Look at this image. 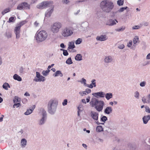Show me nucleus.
<instances>
[{"mask_svg": "<svg viewBox=\"0 0 150 150\" xmlns=\"http://www.w3.org/2000/svg\"><path fill=\"white\" fill-rule=\"evenodd\" d=\"M100 8L104 12L108 13L111 11L114 7L113 3L108 0L102 1L100 4Z\"/></svg>", "mask_w": 150, "mask_h": 150, "instance_id": "1", "label": "nucleus"}, {"mask_svg": "<svg viewBox=\"0 0 150 150\" xmlns=\"http://www.w3.org/2000/svg\"><path fill=\"white\" fill-rule=\"evenodd\" d=\"M58 102L55 99H51L49 100L47 104V110L50 114H54L56 112Z\"/></svg>", "mask_w": 150, "mask_h": 150, "instance_id": "2", "label": "nucleus"}, {"mask_svg": "<svg viewBox=\"0 0 150 150\" xmlns=\"http://www.w3.org/2000/svg\"><path fill=\"white\" fill-rule=\"evenodd\" d=\"M73 31L72 27L68 24L62 28L61 34L64 37H68L71 36L73 34Z\"/></svg>", "mask_w": 150, "mask_h": 150, "instance_id": "3", "label": "nucleus"}, {"mask_svg": "<svg viewBox=\"0 0 150 150\" xmlns=\"http://www.w3.org/2000/svg\"><path fill=\"white\" fill-rule=\"evenodd\" d=\"M47 32L45 30H41L37 32L35 36V38L38 42L45 41L47 37Z\"/></svg>", "mask_w": 150, "mask_h": 150, "instance_id": "4", "label": "nucleus"}, {"mask_svg": "<svg viewBox=\"0 0 150 150\" xmlns=\"http://www.w3.org/2000/svg\"><path fill=\"white\" fill-rule=\"evenodd\" d=\"M62 26V24L61 23L59 22H55L51 25L50 28V30L53 33H57L59 32Z\"/></svg>", "mask_w": 150, "mask_h": 150, "instance_id": "5", "label": "nucleus"}, {"mask_svg": "<svg viewBox=\"0 0 150 150\" xmlns=\"http://www.w3.org/2000/svg\"><path fill=\"white\" fill-rule=\"evenodd\" d=\"M53 1H43L37 5L36 8L39 9H46L51 5L53 4Z\"/></svg>", "mask_w": 150, "mask_h": 150, "instance_id": "6", "label": "nucleus"}, {"mask_svg": "<svg viewBox=\"0 0 150 150\" xmlns=\"http://www.w3.org/2000/svg\"><path fill=\"white\" fill-rule=\"evenodd\" d=\"M27 21H22L18 23L14 29V33L16 34V39L19 38L20 36V28L21 27L26 23Z\"/></svg>", "mask_w": 150, "mask_h": 150, "instance_id": "7", "label": "nucleus"}, {"mask_svg": "<svg viewBox=\"0 0 150 150\" xmlns=\"http://www.w3.org/2000/svg\"><path fill=\"white\" fill-rule=\"evenodd\" d=\"M99 114L98 112L94 111H91L90 113V117L93 119L97 125H103L104 123H100L97 121L98 119Z\"/></svg>", "mask_w": 150, "mask_h": 150, "instance_id": "8", "label": "nucleus"}, {"mask_svg": "<svg viewBox=\"0 0 150 150\" xmlns=\"http://www.w3.org/2000/svg\"><path fill=\"white\" fill-rule=\"evenodd\" d=\"M45 80V78L41 75L40 73L38 72H36V75L33 79V81L35 82H44Z\"/></svg>", "mask_w": 150, "mask_h": 150, "instance_id": "9", "label": "nucleus"}, {"mask_svg": "<svg viewBox=\"0 0 150 150\" xmlns=\"http://www.w3.org/2000/svg\"><path fill=\"white\" fill-rule=\"evenodd\" d=\"M105 105L104 102L103 100H100L97 104L95 106V108L98 112L101 111L103 110V106Z\"/></svg>", "mask_w": 150, "mask_h": 150, "instance_id": "10", "label": "nucleus"}, {"mask_svg": "<svg viewBox=\"0 0 150 150\" xmlns=\"http://www.w3.org/2000/svg\"><path fill=\"white\" fill-rule=\"evenodd\" d=\"M103 61L106 64L111 63L114 62V59L111 55H106L104 58Z\"/></svg>", "mask_w": 150, "mask_h": 150, "instance_id": "11", "label": "nucleus"}, {"mask_svg": "<svg viewBox=\"0 0 150 150\" xmlns=\"http://www.w3.org/2000/svg\"><path fill=\"white\" fill-rule=\"evenodd\" d=\"M50 6V7L45 12V17H50L54 11V5L52 4Z\"/></svg>", "mask_w": 150, "mask_h": 150, "instance_id": "12", "label": "nucleus"}, {"mask_svg": "<svg viewBox=\"0 0 150 150\" xmlns=\"http://www.w3.org/2000/svg\"><path fill=\"white\" fill-rule=\"evenodd\" d=\"M47 119L46 117H41L37 121L38 124L40 126L44 125Z\"/></svg>", "mask_w": 150, "mask_h": 150, "instance_id": "13", "label": "nucleus"}, {"mask_svg": "<svg viewBox=\"0 0 150 150\" xmlns=\"http://www.w3.org/2000/svg\"><path fill=\"white\" fill-rule=\"evenodd\" d=\"M118 23V21L116 19H110L107 21L106 24L110 26H112L115 25L117 23Z\"/></svg>", "mask_w": 150, "mask_h": 150, "instance_id": "14", "label": "nucleus"}, {"mask_svg": "<svg viewBox=\"0 0 150 150\" xmlns=\"http://www.w3.org/2000/svg\"><path fill=\"white\" fill-rule=\"evenodd\" d=\"M92 95L95 97L98 98H104L105 95V93L103 92L100 91L97 93H92Z\"/></svg>", "mask_w": 150, "mask_h": 150, "instance_id": "15", "label": "nucleus"}, {"mask_svg": "<svg viewBox=\"0 0 150 150\" xmlns=\"http://www.w3.org/2000/svg\"><path fill=\"white\" fill-rule=\"evenodd\" d=\"M142 101L144 103L150 104V94L146 96H144L142 98Z\"/></svg>", "mask_w": 150, "mask_h": 150, "instance_id": "16", "label": "nucleus"}, {"mask_svg": "<svg viewBox=\"0 0 150 150\" xmlns=\"http://www.w3.org/2000/svg\"><path fill=\"white\" fill-rule=\"evenodd\" d=\"M100 100L95 98H92L91 101L90 102V104L92 107H94L95 108Z\"/></svg>", "mask_w": 150, "mask_h": 150, "instance_id": "17", "label": "nucleus"}, {"mask_svg": "<svg viewBox=\"0 0 150 150\" xmlns=\"http://www.w3.org/2000/svg\"><path fill=\"white\" fill-rule=\"evenodd\" d=\"M108 39V38L105 35H102L100 36H97L96 39L97 40L100 41H104Z\"/></svg>", "mask_w": 150, "mask_h": 150, "instance_id": "18", "label": "nucleus"}, {"mask_svg": "<svg viewBox=\"0 0 150 150\" xmlns=\"http://www.w3.org/2000/svg\"><path fill=\"white\" fill-rule=\"evenodd\" d=\"M39 113L41 115V117H47L46 112L44 108H41L40 110Z\"/></svg>", "mask_w": 150, "mask_h": 150, "instance_id": "19", "label": "nucleus"}, {"mask_svg": "<svg viewBox=\"0 0 150 150\" xmlns=\"http://www.w3.org/2000/svg\"><path fill=\"white\" fill-rule=\"evenodd\" d=\"M150 120V115L144 116L142 118V120L144 124H146Z\"/></svg>", "mask_w": 150, "mask_h": 150, "instance_id": "20", "label": "nucleus"}, {"mask_svg": "<svg viewBox=\"0 0 150 150\" xmlns=\"http://www.w3.org/2000/svg\"><path fill=\"white\" fill-rule=\"evenodd\" d=\"M112 111V109L111 107H107L105 109L104 111V112L105 113L107 114H109L111 113Z\"/></svg>", "mask_w": 150, "mask_h": 150, "instance_id": "21", "label": "nucleus"}, {"mask_svg": "<svg viewBox=\"0 0 150 150\" xmlns=\"http://www.w3.org/2000/svg\"><path fill=\"white\" fill-rule=\"evenodd\" d=\"M96 80L93 79L91 81V83L90 85L88 84L87 85V87L90 88H92L93 87H96Z\"/></svg>", "mask_w": 150, "mask_h": 150, "instance_id": "22", "label": "nucleus"}, {"mask_svg": "<svg viewBox=\"0 0 150 150\" xmlns=\"http://www.w3.org/2000/svg\"><path fill=\"white\" fill-rule=\"evenodd\" d=\"M11 7H8L4 9L1 12L2 15H4L5 14L10 12L11 10Z\"/></svg>", "mask_w": 150, "mask_h": 150, "instance_id": "23", "label": "nucleus"}, {"mask_svg": "<svg viewBox=\"0 0 150 150\" xmlns=\"http://www.w3.org/2000/svg\"><path fill=\"white\" fill-rule=\"evenodd\" d=\"M75 46L74 45V41L72 40L69 42L68 43V47L69 49H72L74 48Z\"/></svg>", "mask_w": 150, "mask_h": 150, "instance_id": "24", "label": "nucleus"}, {"mask_svg": "<svg viewBox=\"0 0 150 150\" xmlns=\"http://www.w3.org/2000/svg\"><path fill=\"white\" fill-rule=\"evenodd\" d=\"M13 78L14 80L19 81H21L22 80V78L17 74H15L13 75Z\"/></svg>", "mask_w": 150, "mask_h": 150, "instance_id": "25", "label": "nucleus"}, {"mask_svg": "<svg viewBox=\"0 0 150 150\" xmlns=\"http://www.w3.org/2000/svg\"><path fill=\"white\" fill-rule=\"evenodd\" d=\"M27 141L24 138L22 139L21 142V144L22 147H25L27 144Z\"/></svg>", "mask_w": 150, "mask_h": 150, "instance_id": "26", "label": "nucleus"}, {"mask_svg": "<svg viewBox=\"0 0 150 150\" xmlns=\"http://www.w3.org/2000/svg\"><path fill=\"white\" fill-rule=\"evenodd\" d=\"M53 76L54 77L58 76H59L60 77L63 76V74L60 71H57L55 73L53 74Z\"/></svg>", "mask_w": 150, "mask_h": 150, "instance_id": "27", "label": "nucleus"}, {"mask_svg": "<svg viewBox=\"0 0 150 150\" xmlns=\"http://www.w3.org/2000/svg\"><path fill=\"white\" fill-rule=\"evenodd\" d=\"M24 9H30V5L26 2L23 3Z\"/></svg>", "mask_w": 150, "mask_h": 150, "instance_id": "28", "label": "nucleus"}, {"mask_svg": "<svg viewBox=\"0 0 150 150\" xmlns=\"http://www.w3.org/2000/svg\"><path fill=\"white\" fill-rule=\"evenodd\" d=\"M105 96L107 100H109L112 97V94L111 93H109L105 94Z\"/></svg>", "mask_w": 150, "mask_h": 150, "instance_id": "29", "label": "nucleus"}, {"mask_svg": "<svg viewBox=\"0 0 150 150\" xmlns=\"http://www.w3.org/2000/svg\"><path fill=\"white\" fill-rule=\"evenodd\" d=\"M125 26H122L119 28L115 29V30L117 32H122L125 29Z\"/></svg>", "mask_w": 150, "mask_h": 150, "instance_id": "30", "label": "nucleus"}, {"mask_svg": "<svg viewBox=\"0 0 150 150\" xmlns=\"http://www.w3.org/2000/svg\"><path fill=\"white\" fill-rule=\"evenodd\" d=\"M75 59L77 61L81 60L82 59V55L80 54H78L75 56Z\"/></svg>", "mask_w": 150, "mask_h": 150, "instance_id": "31", "label": "nucleus"}, {"mask_svg": "<svg viewBox=\"0 0 150 150\" xmlns=\"http://www.w3.org/2000/svg\"><path fill=\"white\" fill-rule=\"evenodd\" d=\"M78 82H80L82 84L83 83L84 86L87 87V85L88 84L86 83V80L84 78H82V79H81V80L78 81Z\"/></svg>", "mask_w": 150, "mask_h": 150, "instance_id": "32", "label": "nucleus"}, {"mask_svg": "<svg viewBox=\"0 0 150 150\" xmlns=\"http://www.w3.org/2000/svg\"><path fill=\"white\" fill-rule=\"evenodd\" d=\"M33 110V108L27 109L26 112L24 113V115H28L31 113Z\"/></svg>", "mask_w": 150, "mask_h": 150, "instance_id": "33", "label": "nucleus"}, {"mask_svg": "<svg viewBox=\"0 0 150 150\" xmlns=\"http://www.w3.org/2000/svg\"><path fill=\"white\" fill-rule=\"evenodd\" d=\"M3 88L6 90H8V88H10V86L8 83H5L3 85Z\"/></svg>", "mask_w": 150, "mask_h": 150, "instance_id": "34", "label": "nucleus"}, {"mask_svg": "<svg viewBox=\"0 0 150 150\" xmlns=\"http://www.w3.org/2000/svg\"><path fill=\"white\" fill-rule=\"evenodd\" d=\"M50 70H47L46 71H43L42 72V74L44 76H47L50 72Z\"/></svg>", "mask_w": 150, "mask_h": 150, "instance_id": "35", "label": "nucleus"}, {"mask_svg": "<svg viewBox=\"0 0 150 150\" xmlns=\"http://www.w3.org/2000/svg\"><path fill=\"white\" fill-rule=\"evenodd\" d=\"M96 131L98 132H100L103 131V128L101 126H98L96 127Z\"/></svg>", "mask_w": 150, "mask_h": 150, "instance_id": "36", "label": "nucleus"}, {"mask_svg": "<svg viewBox=\"0 0 150 150\" xmlns=\"http://www.w3.org/2000/svg\"><path fill=\"white\" fill-rule=\"evenodd\" d=\"M134 44H135L139 42V38L137 36H135L133 40Z\"/></svg>", "mask_w": 150, "mask_h": 150, "instance_id": "37", "label": "nucleus"}, {"mask_svg": "<svg viewBox=\"0 0 150 150\" xmlns=\"http://www.w3.org/2000/svg\"><path fill=\"white\" fill-rule=\"evenodd\" d=\"M124 2V0H118L117 1V4L119 6L123 5Z\"/></svg>", "mask_w": 150, "mask_h": 150, "instance_id": "38", "label": "nucleus"}, {"mask_svg": "<svg viewBox=\"0 0 150 150\" xmlns=\"http://www.w3.org/2000/svg\"><path fill=\"white\" fill-rule=\"evenodd\" d=\"M66 64H72L73 62L71 60V57L68 58L66 60Z\"/></svg>", "mask_w": 150, "mask_h": 150, "instance_id": "39", "label": "nucleus"}, {"mask_svg": "<svg viewBox=\"0 0 150 150\" xmlns=\"http://www.w3.org/2000/svg\"><path fill=\"white\" fill-rule=\"evenodd\" d=\"M134 97L137 99H139V94L138 91H136L134 93Z\"/></svg>", "mask_w": 150, "mask_h": 150, "instance_id": "40", "label": "nucleus"}, {"mask_svg": "<svg viewBox=\"0 0 150 150\" xmlns=\"http://www.w3.org/2000/svg\"><path fill=\"white\" fill-rule=\"evenodd\" d=\"M17 9L19 10L24 9L23 3L19 4L17 7Z\"/></svg>", "mask_w": 150, "mask_h": 150, "instance_id": "41", "label": "nucleus"}, {"mask_svg": "<svg viewBox=\"0 0 150 150\" xmlns=\"http://www.w3.org/2000/svg\"><path fill=\"white\" fill-rule=\"evenodd\" d=\"M127 7H122L120 8L118 11V12H122L123 11L127 9Z\"/></svg>", "mask_w": 150, "mask_h": 150, "instance_id": "42", "label": "nucleus"}, {"mask_svg": "<svg viewBox=\"0 0 150 150\" xmlns=\"http://www.w3.org/2000/svg\"><path fill=\"white\" fill-rule=\"evenodd\" d=\"M132 45V40H130L129 42H127V46L129 48H131V46Z\"/></svg>", "mask_w": 150, "mask_h": 150, "instance_id": "43", "label": "nucleus"}, {"mask_svg": "<svg viewBox=\"0 0 150 150\" xmlns=\"http://www.w3.org/2000/svg\"><path fill=\"white\" fill-rule=\"evenodd\" d=\"M82 41V40L81 38H78L76 40L75 42V43L76 45L79 44L81 43Z\"/></svg>", "mask_w": 150, "mask_h": 150, "instance_id": "44", "label": "nucleus"}, {"mask_svg": "<svg viewBox=\"0 0 150 150\" xmlns=\"http://www.w3.org/2000/svg\"><path fill=\"white\" fill-rule=\"evenodd\" d=\"M79 94L82 96L87 95L85 91H80L79 92Z\"/></svg>", "mask_w": 150, "mask_h": 150, "instance_id": "45", "label": "nucleus"}, {"mask_svg": "<svg viewBox=\"0 0 150 150\" xmlns=\"http://www.w3.org/2000/svg\"><path fill=\"white\" fill-rule=\"evenodd\" d=\"M107 120V118L106 116H103L100 119L101 121L104 122Z\"/></svg>", "mask_w": 150, "mask_h": 150, "instance_id": "46", "label": "nucleus"}, {"mask_svg": "<svg viewBox=\"0 0 150 150\" xmlns=\"http://www.w3.org/2000/svg\"><path fill=\"white\" fill-rule=\"evenodd\" d=\"M145 111L148 113H150V108L147 106L145 107Z\"/></svg>", "mask_w": 150, "mask_h": 150, "instance_id": "47", "label": "nucleus"}, {"mask_svg": "<svg viewBox=\"0 0 150 150\" xmlns=\"http://www.w3.org/2000/svg\"><path fill=\"white\" fill-rule=\"evenodd\" d=\"M15 21V18L14 17H12L9 18V21H8V22H14Z\"/></svg>", "mask_w": 150, "mask_h": 150, "instance_id": "48", "label": "nucleus"}, {"mask_svg": "<svg viewBox=\"0 0 150 150\" xmlns=\"http://www.w3.org/2000/svg\"><path fill=\"white\" fill-rule=\"evenodd\" d=\"M141 26L139 25H135L133 26L132 27V29L133 30L134 29H139L141 27Z\"/></svg>", "mask_w": 150, "mask_h": 150, "instance_id": "49", "label": "nucleus"}, {"mask_svg": "<svg viewBox=\"0 0 150 150\" xmlns=\"http://www.w3.org/2000/svg\"><path fill=\"white\" fill-rule=\"evenodd\" d=\"M146 82L145 81H143L141 82L140 83V86L142 87L145 86L146 84Z\"/></svg>", "mask_w": 150, "mask_h": 150, "instance_id": "50", "label": "nucleus"}, {"mask_svg": "<svg viewBox=\"0 0 150 150\" xmlns=\"http://www.w3.org/2000/svg\"><path fill=\"white\" fill-rule=\"evenodd\" d=\"M67 99H65L64 100L63 102L62 103V105L63 106H64L67 105Z\"/></svg>", "mask_w": 150, "mask_h": 150, "instance_id": "51", "label": "nucleus"}, {"mask_svg": "<svg viewBox=\"0 0 150 150\" xmlns=\"http://www.w3.org/2000/svg\"><path fill=\"white\" fill-rule=\"evenodd\" d=\"M96 140L98 143H102L103 142V140L99 138H96Z\"/></svg>", "mask_w": 150, "mask_h": 150, "instance_id": "52", "label": "nucleus"}, {"mask_svg": "<svg viewBox=\"0 0 150 150\" xmlns=\"http://www.w3.org/2000/svg\"><path fill=\"white\" fill-rule=\"evenodd\" d=\"M118 47L120 49H123L125 47V46L123 44L119 45Z\"/></svg>", "mask_w": 150, "mask_h": 150, "instance_id": "53", "label": "nucleus"}, {"mask_svg": "<svg viewBox=\"0 0 150 150\" xmlns=\"http://www.w3.org/2000/svg\"><path fill=\"white\" fill-rule=\"evenodd\" d=\"M24 68L21 67L19 69V72L20 73L23 74L24 73Z\"/></svg>", "mask_w": 150, "mask_h": 150, "instance_id": "54", "label": "nucleus"}, {"mask_svg": "<svg viewBox=\"0 0 150 150\" xmlns=\"http://www.w3.org/2000/svg\"><path fill=\"white\" fill-rule=\"evenodd\" d=\"M87 95L90 93L91 92V90L89 88H87L85 90V91Z\"/></svg>", "mask_w": 150, "mask_h": 150, "instance_id": "55", "label": "nucleus"}, {"mask_svg": "<svg viewBox=\"0 0 150 150\" xmlns=\"http://www.w3.org/2000/svg\"><path fill=\"white\" fill-rule=\"evenodd\" d=\"M63 54L64 56H67L68 55V53L67 50H65L63 52Z\"/></svg>", "mask_w": 150, "mask_h": 150, "instance_id": "56", "label": "nucleus"}, {"mask_svg": "<svg viewBox=\"0 0 150 150\" xmlns=\"http://www.w3.org/2000/svg\"><path fill=\"white\" fill-rule=\"evenodd\" d=\"M20 105V103H15L13 105V107L14 108L16 106V108H18L19 106Z\"/></svg>", "mask_w": 150, "mask_h": 150, "instance_id": "57", "label": "nucleus"}, {"mask_svg": "<svg viewBox=\"0 0 150 150\" xmlns=\"http://www.w3.org/2000/svg\"><path fill=\"white\" fill-rule=\"evenodd\" d=\"M34 25L35 27H37V26H39V22L36 21L34 23Z\"/></svg>", "mask_w": 150, "mask_h": 150, "instance_id": "58", "label": "nucleus"}, {"mask_svg": "<svg viewBox=\"0 0 150 150\" xmlns=\"http://www.w3.org/2000/svg\"><path fill=\"white\" fill-rule=\"evenodd\" d=\"M18 102V97H15V99L13 100V102L14 103H17Z\"/></svg>", "mask_w": 150, "mask_h": 150, "instance_id": "59", "label": "nucleus"}, {"mask_svg": "<svg viewBox=\"0 0 150 150\" xmlns=\"http://www.w3.org/2000/svg\"><path fill=\"white\" fill-rule=\"evenodd\" d=\"M28 100L26 98L23 99L22 100V102L23 103H25L27 102Z\"/></svg>", "mask_w": 150, "mask_h": 150, "instance_id": "60", "label": "nucleus"}, {"mask_svg": "<svg viewBox=\"0 0 150 150\" xmlns=\"http://www.w3.org/2000/svg\"><path fill=\"white\" fill-rule=\"evenodd\" d=\"M62 2L65 4H67L69 3V1L68 0H63Z\"/></svg>", "mask_w": 150, "mask_h": 150, "instance_id": "61", "label": "nucleus"}, {"mask_svg": "<svg viewBox=\"0 0 150 150\" xmlns=\"http://www.w3.org/2000/svg\"><path fill=\"white\" fill-rule=\"evenodd\" d=\"M6 36L8 38H10L11 37V33L7 34Z\"/></svg>", "mask_w": 150, "mask_h": 150, "instance_id": "62", "label": "nucleus"}, {"mask_svg": "<svg viewBox=\"0 0 150 150\" xmlns=\"http://www.w3.org/2000/svg\"><path fill=\"white\" fill-rule=\"evenodd\" d=\"M60 46L61 47L63 48H64L65 47V46H64V44L63 43L61 44Z\"/></svg>", "mask_w": 150, "mask_h": 150, "instance_id": "63", "label": "nucleus"}, {"mask_svg": "<svg viewBox=\"0 0 150 150\" xmlns=\"http://www.w3.org/2000/svg\"><path fill=\"white\" fill-rule=\"evenodd\" d=\"M146 59H150V53H149L146 56Z\"/></svg>", "mask_w": 150, "mask_h": 150, "instance_id": "64", "label": "nucleus"}]
</instances>
